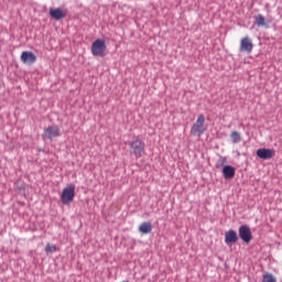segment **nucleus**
<instances>
[{"mask_svg":"<svg viewBox=\"0 0 282 282\" xmlns=\"http://www.w3.org/2000/svg\"><path fill=\"white\" fill-rule=\"evenodd\" d=\"M206 130H207V128L205 127V116L203 113H200L197 117V121H195V123H193V126L191 128V133L194 137L200 138L205 133Z\"/></svg>","mask_w":282,"mask_h":282,"instance_id":"obj_1","label":"nucleus"},{"mask_svg":"<svg viewBox=\"0 0 282 282\" xmlns=\"http://www.w3.org/2000/svg\"><path fill=\"white\" fill-rule=\"evenodd\" d=\"M75 198V185L74 183H70L67 187H64L62 195H61V200L64 205H69L73 203Z\"/></svg>","mask_w":282,"mask_h":282,"instance_id":"obj_2","label":"nucleus"},{"mask_svg":"<svg viewBox=\"0 0 282 282\" xmlns=\"http://www.w3.org/2000/svg\"><path fill=\"white\" fill-rule=\"evenodd\" d=\"M106 48H107L106 41L102 39H97L91 44V54L94 56L104 57Z\"/></svg>","mask_w":282,"mask_h":282,"instance_id":"obj_3","label":"nucleus"},{"mask_svg":"<svg viewBox=\"0 0 282 282\" xmlns=\"http://www.w3.org/2000/svg\"><path fill=\"white\" fill-rule=\"evenodd\" d=\"M130 149H131L133 155L137 159H139L145 152V143H144V141H142V139H134L130 143Z\"/></svg>","mask_w":282,"mask_h":282,"instance_id":"obj_4","label":"nucleus"},{"mask_svg":"<svg viewBox=\"0 0 282 282\" xmlns=\"http://www.w3.org/2000/svg\"><path fill=\"white\" fill-rule=\"evenodd\" d=\"M253 43H252V39L250 36H243L240 41V47H239V52L240 53H247V54H251V52L253 51Z\"/></svg>","mask_w":282,"mask_h":282,"instance_id":"obj_5","label":"nucleus"},{"mask_svg":"<svg viewBox=\"0 0 282 282\" xmlns=\"http://www.w3.org/2000/svg\"><path fill=\"white\" fill-rule=\"evenodd\" d=\"M61 135L58 126H48V128H45L42 137L44 140H53L55 138H58Z\"/></svg>","mask_w":282,"mask_h":282,"instance_id":"obj_6","label":"nucleus"},{"mask_svg":"<svg viewBox=\"0 0 282 282\" xmlns=\"http://www.w3.org/2000/svg\"><path fill=\"white\" fill-rule=\"evenodd\" d=\"M20 59L24 65L31 66L36 62V55L31 51H23Z\"/></svg>","mask_w":282,"mask_h":282,"instance_id":"obj_7","label":"nucleus"},{"mask_svg":"<svg viewBox=\"0 0 282 282\" xmlns=\"http://www.w3.org/2000/svg\"><path fill=\"white\" fill-rule=\"evenodd\" d=\"M239 237L243 240V242H246L247 245H249L252 239V232L251 229L248 226H241L239 228Z\"/></svg>","mask_w":282,"mask_h":282,"instance_id":"obj_8","label":"nucleus"},{"mask_svg":"<svg viewBox=\"0 0 282 282\" xmlns=\"http://www.w3.org/2000/svg\"><path fill=\"white\" fill-rule=\"evenodd\" d=\"M67 15V10L61 8H51L50 9V17L56 21H61L65 19Z\"/></svg>","mask_w":282,"mask_h":282,"instance_id":"obj_9","label":"nucleus"},{"mask_svg":"<svg viewBox=\"0 0 282 282\" xmlns=\"http://www.w3.org/2000/svg\"><path fill=\"white\" fill-rule=\"evenodd\" d=\"M257 155L262 160H271L275 155V150H269L268 148H260V150H257Z\"/></svg>","mask_w":282,"mask_h":282,"instance_id":"obj_10","label":"nucleus"},{"mask_svg":"<svg viewBox=\"0 0 282 282\" xmlns=\"http://www.w3.org/2000/svg\"><path fill=\"white\" fill-rule=\"evenodd\" d=\"M238 241V236L237 232L235 230H229L226 232L225 235V242L229 246V245H234Z\"/></svg>","mask_w":282,"mask_h":282,"instance_id":"obj_11","label":"nucleus"},{"mask_svg":"<svg viewBox=\"0 0 282 282\" xmlns=\"http://www.w3.org/2000/svg\"><path fill=\"white\" fill-rule=\"evenodd\" d=\"M223 174L226 180H231L236 175V170L231 165H225V167L223 170Z\"/></svg>","mask_w":282,"mask_h":282,"instance_id":"obj_12","label":"nucleus"},{"mask_svg":"<svg viewBox=\"0 0 282 282\" xmlns=\"http://www.w3.org/2000/svg\"><path fill=\"white\" fill-rule=\"evenodd\" d=\"M254 24L258 28H269V24L265 22V18L262 14H258L254 17Z\"/></svg>","mask_w":282,"mask_h":282,"instance_id":"obj_13","label":"nucleus"},{"mask_svg":"<svg viewBox=\"0 0 282 282\" xmlns=\"http://www.w3.org/2000/svg\"><path fill=\"white\" fill-rule=\"evenodd\" d=\"M139 231L143 235H148V234H151L152 231V225L151 223H143L140 225L139 227Z\"/></svg>","mask_w":282,"mask_h":282,"instance_id":"obj_14","label":"nucleus"},{"mask_svg":"<svg viewBox=\"0 0 282 282\" xmlns=\"http://www.w3.org/2000/svg\"><path fill=\"white\" fill-rule=\"evenodd\" d=\"M230 138L234 143H238L241 141V134H239V132H231Z\"/></svg>","mask_w":282,"mask_h":282,"instance_id":"obj_15","label":"nucleus"},{"mask_svg":"<svg viewBox=\"0 0 282 282\" xmlns=\"http://www.w3.org/2000/svg\"><path fill=\"white\" fill-rule=\"evenodd\" d=\"M263 282H276V279L273 274L271 273H265L263 275Z\"/></svg>","mask_w":282,"mask_h":282,"instance_id":"obj_16","label":"nucleus"},{"mask_svg":"<svg viewBox=\"0 0 282 282\" xmlns=\"http://www.w3.org/2000/svg\"><path fill=\"white\" fill-rule=\"evenodd\" d=\"M57 250L56 246L47 243L45 247L46 253H54Z\"/></svg>","mask_w":282,"mask_h":282,"instance_id":"obj_17","label":"nucleus"},{"mask_svg":"<svg viewBox=\"0 0 282 282\" xmlns=\"http://www.w3.org/2000/svg\"><path fill=\"white\" fill-rule=\"evenodd\" d=\"M124 282H128V281H124Z\"/></svg>","mask_w":282,"mask_h":282,"instance_id":"obj_18","label":"nucleus"}]
</instances>
